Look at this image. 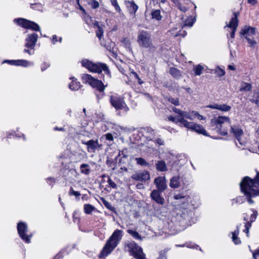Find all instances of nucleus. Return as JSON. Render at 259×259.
I'll return each mask as SVG.
<instances>
[{"label":"nucleus","instance_id":"1","mask_svg":"<svg viewBox=\"0 0 259 259\" xmlns=\"http://www.w3.org/2000/svg\"><path fill=\"white\" fill-rule=\"evenodd\" d=\"M211 126H214L218 133L222 135L228 134V128H230V133H232L241 146H245L246 142L242 140L243 130L237 125L231 126L230 119L227 116H220L211 119Z\"/></svg>","mask_w":259,"mask_h":259},{"label":"nucleus","instance_id":"2","mask_svg":"<svg viewBox=\"0 0 259 259\" xmlns=\"http://www.w3.org/2000/svg\"><path fill=\"white\" fill-rule=\"evenodd\" d=\"M240 187L247 202L250 204H253L252 198L259 196V172L254 179L247 176L244 177L240 183Z\"/></svg>","mask_w":259,"mask_h":259},{"label":"nucleus","instance_id":"3","mask_svg":"<svg viewBox=\"0 0 259 259\" xmlns=\"http://www.w3.org/2000/svg\"><path fill=\"white\" fill-rule=\"evenodd\" d=\"M122 233V231L118 229L114 231L103 247L99 255L100 257H105L112 252L121 239L123 236Z\"/></svg>","mask_w":259,"mask_h":259},{"label":"nucleus","instance_id":"4","mask_svg":"<svg viewBox=\"0 0 259 259\" xmlns=\"http://www.w3.org/2000/svg\"><path fill=\"white\" fill-rule=\"evenodd\" d=\"M82 66L88 69L90 72L101 73L103 71L106 75V79H110L111 77L110 70L105 63L97 62L93 63L88 59H84L81 61Z\"/></svg>","mask_w":259,"mask_h":259},{"label":"nucleus","instance_id":"5","mask_svg":"<svg viewBox=\"0 0 259 259\" xmlns=\"http://www.w3.org/2000/svg\"><path fill=\"white\" fill-rule=\"evenodd\" d=\"M137 42L140 47L148 48L151 52L155 51V47L153 45L150 33L145 30H140L138 34Z\"/></svg>","mask_w":259,"mask_h":259},{"label":"nucleus","instance_id":"6","mask_svg":"<svg viewBox=\"0 0 259 259\" xmlns=\"http://www.w3.org/2000/svg\"><path fill=\"white\" fill-rule=\"evenodd\" d=\"M257 34L256 28L248 25H245L242 28L240 35L243 36L247 40L250 47L253 48L257 44L255 40V36Z\"/></svg>","mask_w":259,"mask_h":259},{"label":"nucleus","instance_id":"7","mask_svg":"<svg viewBox=\"0 0 259 259\" xmlns=\"http://www.w3.org/2000/svg\"><path fill=\"white\" fill-rule=\"evenodd\" d=\"M125 249L136 259L145 258L142 248L134 241L127 242L125 245Z\"/></svg>","mask_w":259,"mask_h":259},{"label":"nucleus","instance_id":"8","mask_svg":"<svg viewBox=\"0 0 259 259\" xmlns=\"http://www.w3.org/2000/svg\"><path fill=\"white\" fill-rule=\"evenodd\" d=\"M38 39V35L35 33L29 34L25 38V43L23 52L29 55L35 54V46Z\"/></svg>","mask_w":259,"mask_h":259},{"label":"nucleus","instance_id":"9","mask_svg":"<svg viewBox=\"0 0 259 259\" xmlns=\"http://www.w3.org/2000/svg\"><path fill=\"white\" fill-rule=\"evenodd\" d=\"M110 103L116 110H122L125 112H127L129 110V108L125 103L123 98L119 95L110 96Z\"/></svg>","mask_w":259,"mask_h":259},{"label":"nucleus","instance_id":"10","mask_svg":"<svg viewBox=\"0 0 259 259\" xmlns=\"http://www.w3.org/2000/svg\"><path fill=\"white\" fill-rule=\"evenodd\" d=\"M173 198L175 203L183 208H186L189 204L190 196L184 192L175 193Z\"/></svg>","mask_w":259,"mask_h":259},{"label":"nucleus","instance_id":"11","mask_svg":"<svg viewBox=\"0 0 259 259\" xmlns=\"http://www.w3.org/2000/svg\"><path fill=\"white\" fill-rule=\"evenodd\" d=\"M17 230L19 236L26 243H29L30 242V238L32 234H28V228L27 225L24 222H20L17 224Z\"/></svg>","mask_w":259,"mask_h":259},{"label":"nucleus","instance_id":"12","mask_svg":"<svg viewBox=\"0 0 259 259\" xmlns=\"http://www.w3.org/2000/svg\"><path fill=\"white\" fill-rule=\"evenodd\" d=\"M14 22L24 28L31 29L35 31H40V27L37 24L27 19L17 18L14 20Z\"/></svg>","mask_w":259,"mask_h":259},{"label":"nucleus","instance_id":"13","mask_svg":"<svg viewBox=\"0 0 259 259\" xmlns=\"http://www.w3.org/2000/svg\"><path fill=\"white\" fill-rule=\"evenodd\" d=\"M180 121L182 122V124L184 126L191 129L198 134L206 135V131L202 125L183 119Z\"/></svg>","mask_w":259,"mask_h":259},{"label":"nucleus","instance_id":"14","mask_svg":"<svg viewBox=\"0 0 259 259\" xmlns=\"http://www.w3.org/2000/svg\"><path fill=\"white\" fill-rule=\"evenodd\" d=\"M154 184L156 185L157 189L161 192H164L167 188L166 180L165 177L159 176L156 178L154 181Z\"/></svg>","mask_w":259,"mask_h":259},{"label":"nucleus","instance_id":"15","mask_svg":"<svg viewBox=\"0 0 259 259\" xmlns=\"http://www.w3.org/2000/svg\"><path fill=\"white\" fill-rule=\"evenodd\" d=\"M131 178L137 181L145 182L150 179V176L148 171L143 170L136 172Z\"/></svg>","mask_w":259,"mask_h":259},{"label":"nucleus","instance_id":"16","mask_svg":"<svg viewBox=\"0 0 259 259\" xmlns=\"http://www.w3.org/2000/svg\"><path fill=\"white\" fill-rule=\"evenodd\" d=\"M81 143L88 146V151L90 152H94L97 148H100L102 147V145L99 144L97 140H90L87 142L81 140Z\"/></svg>","mask_w":259,"mask_h":259},{"label":"nucleus","instance_id":"17","mask_svg":"<svg viewBox=\"0 0 259 259\" xmlns=\"http://www.w3.org/2000/svg\"><path fill=\"white\" fill-rule=\"evenodd\" d=\"M238 26V19L237 14H234V17L231 19L229 24L227 25L226 27H229L232 29V32L230 33V36L232 38H233L235 36V33L236 31L237 28Z\"/></svg>","mask_w":259,"mask_h":259},{"label":"nucleus","instance_id":"18","mask_svg":"<svg viewBox=\"0 0 259 259\" xmlns=\"http://www.w3.org/2000/svg\"><path fill=\"white\" fill-rule=\"evenodd\" d=\"M8 63L11 65L21 66L23 67H29L33 65V62H29L26 60H5L4 63Z\"/></svg>","mask_w":259,"mask_h":259},{"label":"nucleus","instance_id":"19","mask_svg":"<svg viewBox=\"0 0 259 259\" xmlns=\"http://www.w3.org/2000/svg\"><path fill=\"white\" fill-rule=\"evenodd\" d=\"M161 192L154 190L152 191L150 196L153 200H154L158 204L163 205L164 203V199L161 196L160 193Z\"/></svg>","mask_w":259,"mask_h":259},{"label":"nucleus","instance_id":"20","mask_svg":"<svg viewBox=\"0 0 259 259\" xmlns=\"http://www.w3.org/2000/svg\"><path fill=\"white\" fill-rule=\"evenodd\" d=\"M208 108L212 109H217L224 112H227L231 110V107L226 104H219L214 103L213 104L209 105L206 106Z\"/></svg>","mask_w":259,"mask_h":259},{"label":"nucleus","instance_id":"21","mask_svg":"<svg viewBox=\"0 0 259 259\" xmlns=\"http://www.w3.org/2000/svg\"><path fill=\"white\" fill-rule=\"evenodd\" d=\"M90 85L94 88H96L100 92H103L107 85H104L101 80L94 78Z\"/></svg>","mask_w":259,"mask_h":259},{"label":"nucleus","instance_id":"22","mask_svg":"<svg viewBox=\"0 0 259 259\" xmlns=\"http://www.w3.org/2000/svg\"><path fill=\"white\" fill-rule=\"evenodd\" d=\"M169 186L172 189L181 187V179L179 176H175L169 180Z\"/></svg>","mask_w":259,"mask_h":259},{"label":"nucleus","instance_id":"23","mask_svg":"<svg viewBox=\"0 0 259 259\" xmlns=\"http://www.w3.org/2000/svg\"><path fill=\"white\" fill-rule=\"evenodd\" d=\"M128 156V151L127 149L125 148L122 151H119L118 156L116 157L117 159L118 157H120V159L119 160L120 163H125L126 160Z\"/></svg>","mask_w":259,"mask_h":259},{"label":"nucleus","instance_id":"24","mask_svg":"<svg viewBox=\"0 0 259 259\" xmlns=\"http://www.w3.org/2000/svg\"><path fill=\"white\" fill-rule=\"evenodd\" d=\"M196 19L195 18H193L191 16L188 17L187 19L182 20V28H184L186 27H191L193 25V24L195 22Z\"/></svg>","mask_w":259,"mask_h":259},{"label":"nucleus","instance_id":"25","mask_svg":"<svg viewBox=\"0 0 259 259\" xmlns=\"http://www.w3.org/2000/svg\"><path fill=\"white\" fill-rule=\"evenodd\" d=\"M156 169L161 172L165 171L167 170L166 163L163 160H158L155 164Z\"/></svg>","mask_w":259,"mask_h":259},{"label":"nucleus","instance_id":"26","mask_svg":"<svg viewBox=\"0 0 259 259\" xmlns=\"http://www.w3.org/2000/svg\"><path fill=\"white\" fill-rule=\"evenodd\" d=\"M181 187L185 189L190 184L191 179L189 176H183L181 178Z\"/></svg>","mask_w":259,"mask_h":259},{"label":"nucleus","instance_id":"27","mask_svg":"<svg viewBox=\"0 0 259 259\" xmlns=\"http://www.w3.org/2000/svg\"><path fill=\"white\" fill-rule=\"evenodd\" d=\"M70 79H72V81L69 84V89L72 91L78 90L80 87V82L77 81L74 77H72Z\"/></svg>","mask_w":259,"mask_h":259},{"label":"nucleus","instance_id":"28","mask_svg":"<svg viewBox=\"0 0 259 259\" xmlns=\"http://www.w3.org/2000/svg\"><path fill=\"white\" fill-rule=\"evenodd\" d=\"M239 233V229L238 226L237 227V230L232 233V241L236 245L239 244L240 243H241V240H240V238L238 237Z\"/></svg>","mask_w":259,"mask_h":259},{"label":"nucleus","instance_id":"29","mask_svg":"<svg viewBox=\"0 0 259 259\" xmlns=\"http://www.w3.org/2000/svg\"><path fill=\"white\" fill-rule=\"evenodd\" d=\"M169 72L174 77L176 78H180L182 76L180 71L176 68H170Z\"/></svg>","mask_w":259,"mask_h":259},{"label":"nucleus","instance_id":"30","mask_svg":"<svg viewBox=\"0 0 259 259\" xmlns=\"http://www.w3.org/2000/svg\"><path fill=\"white\" fill-rule=\"evenodd\" d=\"M95 78L93 77L91 75L88 74H82L81 75V79L83 83H89L90 85L91 82Z\"/></svg>","mask_w":259,"mask_h":259},{"label":"nucleus","instance_id":"31","mask_svg":"<svg viewBox=\"0 0 259 259\" xmlns=\"http://www.w3.org/2000/svg\"><path fill=\"white\" fill-rule=\"evenodd\" d=\"M104 47L110 52L112 53L113 54H114V47L115 46V44L114 42L109 41L107 42H106V44L103 45Z\"/></svg>","mask_w":259,"mask_h":259},{"label":"nucleus","instance_id":"32","mask_svg":"<svg viewBox=\"0 0 259 259\" xmlns=\"http://www.w3.org/2000/svg\"><path fill=\"white\" fill-rule=\"evenodd\" d=\"M185 118H187V119H191V120H193V118L192 117V116H191V115L189 113H188V112H185V111H183L181 117H179L178 118V121H179V122H180L181 125H183V124H182V122L180 120H182V119H183L184 120H186L185 119Z\"/></svg>","mask_w":259,"mask_h":259},{"label":"nucleus","instance_id":"33","mask_svg":"<svg viewBox=\"0 0 259 259\" xmlns=\"http://www.w3.org/2000/svg\"><path fill=\"white\" fill-rule=\"evenodd\" d=\"M127 233L131 235L134 239L136 240H142V237L140 235L139 233L137 232L136 231L132 230V229H128L127 230Z\"/></svg>","mask_w":259,"mask_h":259},{"label":"nucleus","instance_id":"34","mask_svg":"<svg viewBox=\"0 0 259 259\" xmlns=\"http://www.w3.org/2000/svg\"><path fill=\"white\" fill-rule=\"evenodd\" d=\"M129 11L131 14H135L138 9V6L135 3L134 1L128 2Z\"/></svg>","mask_w":259,"mask_h":259},{"label":"nucleus","instance_id":"35","mask_svg":"<svg viewBox=\"0 0 259 259\" xmlns=\"http://www.w3.org/2000/svg\"><path fill=\"white\" fill-rule=\"evenodd\" d=\"M204 67L201 65H197L194 66L193 70L195 75H200L202 73Z\"/></svg>","mask_w":259,"mask_h":259},{"label":"nucleus","instance_id":"36","mask_svg":"<svg viewBox=\"0 0 259 259\" xmlns=\"http://www.w3.org/2000/svg\"><path fill=\"white\" fill-rule=\"evenodd\" d=\"M95 26H97L98 28L97 30L96 31V36L99 38V40H101V37L103 34V30L102 28L99 25V23L98 22H96L94 23Z\"/></svg>","mask_w":259,"mask_h":259},{"label":"nucleus","instance_id":"37","mask_svg":"<svg viewBox=\"0 0 259 259\" xmlns=\"http://www.w3.org/2000/svg\"><path fill=\"white\" fill-rule=\"evenodd\" d=\"M80 169L81 173L89 175L90 172V166L87 164H82L80 166Z\"/></svg>","mask_w":259,"mask_h":259},{"label":"nucleus","instance_id":"38","mask_svg":"<svg viewBox=\"0 0 259 259\" xmlns=\"http://www.w3.org/2000/svg\"><path fill=\"white\" fill-rule=\"evenodd\" d=\"M251 84L247 82H243L241 85L240 91H249L251 89Z\"/></svg>","mask_w":259,"mask_h":259},{"label":"nucleus","instance_id":"39","mask_svg":"<svg viewBox=\"0 0 259 259\" xmlns=\"http://www.w3.org/2000/svg\"><path fill=\"white\" fill-rule=\"evenodd\" d=\"M83 208L84 212L87 214H90L95 209V207L90 204H84Z\"/></svg>","mask_w":259,"mask_h":259},{"label":"nucleus","instance_id":"40","mask_svg":"<svg viewBox=\"0 0 259 259\" xmlns=\"http://www.w3.org/2000/svg\"><path fill=\"white\" fill-rule=\"evenodd\" d=\"M135 160L137 162V163L138 164H139L140 165H142V166H148L149 165V163L147 162L144 159H143V158H141V157H139V158H135Z\"/></svg>","mask_w":259,"mask_h":259},{"label":"nucleus","instance_id":"41","mask_svg":"<svg viewBox=\"0 0 259 259\" xmlns=\"http://www.w3.org/2000/svg\"><path fill=\"white\" fill-rule=\"evenodd\" d=\"M152 17L153 19H155L157 20H160L161 19V16L159 10H155L152 12Z\"/></svg>","mask_w":259,"mask_h":259},{"label":"nucleus","instance_id":"42","mask_svg":"<svg viewBox=\"0 0 259 259\" xmlns=\"http://www.w3.org/2000/svg\"><path fill=\"white\" fill-rule=\"evenodd\" d=\"M252 103L256 104L259 106V93L254 92L252 99H250Z\"/></svg>","mask_w":259,"mask_h":259},{"label":"nucleus","instance_id":"43","mask_svg":"<svg viewBox=\"0 0 259 259\" xmlns=\"http://www.w3.org/2000/svg\"><path fill=\"white\" fill-rule=\"evenodd\" d=\"M88 4L95 9L99 7V3L96 0H90L88 2Z\"/></svg>","mask_w":259,"mask_h":259},{"label":"nucleus","instance_id":"44","mask_svg":"<svg viewBox=\"0 0 259 259\" xmlns=\"http://www.w3.org/2000/svg\"><path fill=\"white\" fill-rule=\"evenodd\" d=\"M251 211H252V214L251 215L250 218V221L249 222L251 223V224L252 223L254 222L255 220L256 219L257 215V212L254 209H251Z\"/></svg>","mask_w":259,"mask_h":259},{"label":"nucleus","instance_id":"45","mask_svg":"<svg viewBox=\"0 0 259 259\" xmlns=\"http://www.w3.org/2000/svg\"><path fill=\"white\" fill-rule=\"evenodd\" d=\"M214 73L220 76L224 75L225 72L224 69L221 68L220 67H217L214 70Z\"/></svg>","mask_w":259,"mask_h":259},{"label":"nucleus","instance_id":"46","mask_svg":"<svg viewBox=\"0 0 259 259\" xmlns=\"http://www.w3.org/2000/svg\"><path fill=\"white\" fill-rule=\"evenodd\" d=\"M69 195L70 196L73 195L75 196L76 197H79L80 196V193L78 191H76L74 190L72 187H71L70 189V190L68 193Z\"/></svg>","mask_w":259,"mask_h":259},{"label":"nucleus","instance_id":"47","mask_svg":"<svg viewBox=\"0 0 259 259\" xmlns=\"http://www.w3.org/2000/svg\"><path fill=\"white\" fill-rule=\"evenodd\" d=\"M104 138H105L107 140H108L110 142L113 141L114 139L112 135L110 133L106 134L104 136H102L100 139L102 140Z\"/></svg>","mask_w":259,"mask_h":259},{"label":"nucleus","instance_id":"48","mask_svg":"<svg viewBox=\"0 0 259 259\" xmlns=\"http://www.w3.org/2000/svg\"><path fill=\"white\" fill-rule=\"evenodd\" d=\"M110 1H111L112 5L114 7L116 11H117V12H120L121 9L120 8L119 5L117 3V0H110Z\"/></svg>","mask_w":259,"mask_h":259},{"label":"nucleus","instance_id":"49","mask_svg":"<svg viewBox=\"0 0 259 259\" xmlns=\"http://www.w3.org/2000/svg\"><path fill=\"white\" fill-rule=\"evenodd\" d=\"M251 227L250 222H247L245 225V229L244 230V232L246 233V235L247 237L249 236V230L250 227Z\"/></svg>","mask_w":259,"mask_h":259},{"label":"nucleus","instance_id":"50","mask_svg":"<svg viewBox=\"0 0 259 259\" xmlns=\"http://www.w3.org/2000/svg\"><path fill=\"white\" fill-rule=\"evenodd\" d=\"M168 101L174 105L178 106L179 104V101L178 98H171L168 99Z\"/></svg>","mask_w":259,"mask_h":259},{"label":"nucleus","instance_id":"51","mask_svg":"<svg viewBox=\"0 0 259 259\" xmlns=\"http://www.w3.org/2000/svg\"><path fill=\"white\" fill-rule=\"evenodd\" d=\"M107 183L108 185L112 188L116 189L117 188V185L114 182H113L110 178L108 179Z\"/></svg>","mask_w":259,"mask_h":259},{"label":"nucleus","instance_id":"52","mask_svg":"<svg viewBox=\"0 0 259 259\" xmlns=\"http://www.w3.org/2000/svg\"><path fill=\"white\" fill-rule=\"evenodd\" d=\"M167 251L165 250H161L159 252V256L158 257V259H165L166 258V253Z\"/></svg>","mask_w":259,"mask_h":259},{"label":"nucleus","instance_id":"53","mask_svg":"<svg viewBox=\"0 0 259 259\" xmlns=\"http://www.w3.org/2000/svg\"><path fill=\"white\" fill-rule=\"evenodd\" d=\"M178 117H179V116L173 117L172 116H169L168 117V120L169 121H171L172 122H174L175 123H178V122H179V121H178Z\"/></svg>","mask_w":259,"mask_h":259},{"label":"nucleus","instance_id":"54","mask_svg":"<svg viewBox=\"0 0 259 259\" xmlns=\"http://www.w3.org/2000/svg\"><path fill=\"white\" fill-rule=\"evenodd\" d=\"M155 143H157L159 145H164V141L163 139L158 138L155 140Z\"/></svg>","mask_w":259,"mask_h":259},{"label":"nucleus","instance_id":"55","mask_svg":"<svg viewBox=\"0 0 259 259\" xmlns=\"http://www.w3.org/2000/svg\"><path fill=\"white\" fill-rule=\"evenodd\" d=\"M172 110L174 112H175L176 113H177L179 114V117H181L182 114V112L183 111H182L176 107H172Z\"/></svg>","mask_w":259,"mask_h":259},{"label":"nucleus","instance_id":"56","mask_svg":"<svg viewBox=\"0 0 259 259\" xmlns=\"http://www.w3.org/2000/svg\"><path fill=\"white\" fill-rule=\"evenodd\" d=\"M47 182L50 185H52L55 183V179L54 178H48L47 179Z\"/></svg>","mask_w":259,"mask_h":259},{"label":"nucleus","instance_id":"57","mask_svg":"<svg viewBox=\"0 0 259 259\" xmlns=\"http://www.w3.org/2000/svg\"><path fill=\"white\" fill-rule=\"evenodd\" d=\"M50 66V64L48 63H44L42 65H41V70L42 71H44V70H45L47 68H48V67H49Z\"/></svg>","mask_w":259,"mask_h":259},{"label":"nucleus","instance_id":"58","mask_svg":"<svg viewBox=\"0 0 259 259\" xmlns=\"http://www.w3.org/2000/svg\"><path fill=\"white\" fill-rule=\"evenodd\" d=\"M178 8L180 9V11L183 12H186L188 10L185 6H182L181 5H179Z\"/></svg>","mask_w":259,"mask_h":259},{"label":"nucleus","instance_id":"59","mask_svg":"<svg viewBox=\"0 0 259 259\" xmlns=\"http://www.w3.org/2000/svg\"><path fill=\"white\" fill-rule=\"evenodd\" d=\"M58 41V39H57V36L56 35H53L52 36V42L53 44H55L56 42H57Z\"/></svg>","mask_w":259,"mask_h":259},{"label":"nucleus","instance_id":"60","mask_svg":"<svg viewBox=\"0 0 259 259\" xmlns=\"http://www.w3.org/2000/svg\"><path fill=\"white\" fill-rule=\"evenodd\" d=\"M257 256H259V248L256 249L253 253V257L254 258H255L257 257Z\"/></svg>","mask_w":259,"mask_h":259},{"label":"nucleus","instance_id":"61","mask_svg":"<svg viewBox=\"0 0 259 259\" xmlns=\"http://www.w3.org/2000/svg\"><path fill=\"white\" fill-rule=\"evenodd\" d=\"M248 3L254 6L257 4V1L256 0H248Z\"/></svg>","mask_w":259,"mask_h":259},{"label":"nucleus","instance_id":"62","mask_svg":"<svg viewBox=\"0 0 259 259\" xmlns=\"http://www.w3.org/2000/svg\"><path fill=\"white\" fill-rule=\"evenodd\" d=\"M146 130L147 133H150L151 134H154V131L152 128L147 127Z\"/></svg>","mask_w":259,"mask_h":259},{"label":"nucleus","instance_id":"63","mask_svg":"<svg viewBox=\"0 0 259 259\" xmlns=\"http://www.w3.org/2000/svg\"><path fill=\"white\" fill-rule=\"evenodd\" d=\"M54 130H55V131H63L64 130V127L59 128L58 127H55L54 128Z\"/></svg>","mask_w":259,"mask_h":259},{"label":"nucleus","instance_id":"64","mask_svg":"<svg viewBox=\"0 0 259 259\" xmlns=\"http://www.w3.org/2000/svg\"><path fill=\"white\" fill-rule=\"evenodd\" d=\"M228 68L230 70H235V67L234 66L231 65H230L228 66Z\"/></svg>","mask_w":259,"mask_h":259}]
</instances>
